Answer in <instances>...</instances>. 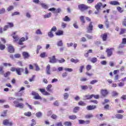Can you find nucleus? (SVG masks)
I'll return each instance as SVG.
<instances>
[{"label":"nucleus","mask_w":126,"mask_h":126,"mask_svg":"<svg viewBox=\"0 0 126 126\" xmlns=\"http://www.w3.org/2000/svg\"><path fill=\"white\" fill-rule=\"evenodd\" d=\"M13 104L15 108H20V109H23L24 108V104L23 103H19L18 101H13Z\"/></svg>","instance_id":"obj_1"},{"label":"nucleus","mask_w":126,"mask_h":126,"mask_svg":"<svg viewBox=\"0 0 126 126\" xmlns=\"http://www.w3.org/2000/svg\"><path fill=\"white\" fill-rule=\"evenodd\" d=\"M14 24L12 22H7V25L4 26L3 28V31H6L9 28H13Z\"/></svg>","instance_id":"obj_2"},{"label":"nucleus","mask_w":126,"mask_h":126,"mask_svg":"<svg viewBox=\"0 0 126 126\" xmlns=\"http://www.w3.org/2000/svg\"><path fill=\"white\" fill-rule=\"evenodd\" d=\"M90 8V7L89 6H88L84 4H81L78 5V8L80 9V10H81V11H84V10H86Z\"/></svg>","instance_id":"obj_3"},{"label":"nucleus","mask_w":126,"mask_h":126,"mask_svg":"<svg viewBox=\"0 0 126 126\" xmlns=\"http://www.w3.org/2000/svg\"><path fill=\"white\" fill-rule=\"evenodd\" d=\"M115 50L114 48H107L105 51L106 53H107V57L110 58V57H112L113 55V51Z\"/></svg>","instance_id":"obj_4"},{"label":"nucleus","mask_w":126,"mask_h":126,"mask_svg":"<svg viewBox=\"0 0 126 126\" xmlns=\"http://www.w3.org/2000/svg\"><path fill=\"white\" fill-rule=\"evenodd\" d=\"M100 94L102 97H107L109 94V91L107 89H101L100 90Z\"/></svg>","instance_id":"obj_5"},{"label":"nucleus","mask_w":126,"mask_h":126,"mask_svg":"<svg viewBox=\"0 0 126 126\" xmlns=\"http://www.w3.org/2000/svg\"><path fill=\"white\" fill-rule=\"evenodd\" d=\"M2 124L3 126H13V123L12 122H10L8 119H5L3 121Z\"/></svg>","instance_id":"obj_6"},{"label":"nucleus","mask_w":126,"mask_h":126,"mask_svg":"<svg viewBox=\"0 0 126 126\" xmlns=\"http://www.w3.org/2000/svg\"><path fill=\"white\" fill-rule=\"evenodd\" d=\"M32 95L34 96V99H35V100H41L42 99V97L40 96V95L39 94L32 91Z\"/></svg>","instance_id":"obj_7"},{"label":"nucleus","mask_w":126,"mask_h":126,"mask_svg":"<svg viewBox=\"0 0 126 126\" xmlns=\"http://www.w3.org/2000/svg\"><path fill=\"white\" fill-rule=\"evenodd\" d=\"M93 23L90 22L87 28V33H92V31H93Z\"/></svg>","instance_id":"obj_8"},{"label":"nucleus","mask_w":126,"mask_h":126,"mask_svg":"<svg viewBox=\"0 0 126 126\" xmlns=\"http://www.w3.org/2000/svg\"><path fill=\"white\" fill-rule=\"evenodd\" d=\"M27 40H28V36L27 35H26V38L24 37L21 38L18 43V45H23V42H25Z\"/></svg>","instance_id":"obj_9"},{"label":"nucleus","mask_w":126,"mask_h":126,"mask_svg":"<svg viewBox=\"0 0 126 126\" xmlns=\"http://www.w3.org/2000/svg\"><path fill=\"white\" fill-rule=\"evenodd\" d=\"M23 71H24V69H23V68L17 67L16 72L17 74H18V75H21Z\"/></svg>","instance_id":"obj_10"},{"label":"nucleus","mask_w":126,"mask_h":126,"mask_svg":"<svg viewBox=\"0 0 126 126\" xmlns=\"http://www.w3.org/2000/svg\"><path fill=\"white\" fill-rule=\"evenodd\" d=\"M22 56L25 60H26V59H29V58H30V55L27 52H23L22 53Z\"/></svg>","instance_id":"obj_11"},{"label":"nucleus","mask_w":126,"mask_h":126,"mask_svg":"<svg viewBox=\"0 0 126 126\" xmlns=\"http://www.w3.org/2000/svg\"><path fill=\"white\" fill-rule=\"evenodd\" d=\"M101 38L103 41H107V39H108V33H105L101 35Z\"/></svg>","instance_id":"obj_12"},{"label":"nucleus","mask_w":126,"mask_h":126,"mask_svg":"<svg viewBox=\"0 0 126 126\" xmlns=\"http://www.w3.org/2000/svg\"><path fill=\"white\" fill-rule=\"evenodd\" d=\"M16 33H17V32H13V33L12 34V36L13 39H14L15 42H17V41H18L19 40L18 35H16Z\"/></svg>","instance_id":"obj_13"},{"label":"nucleus","mask_w":126,"mask_h":126,"mask_svg":"<svg viewBox=\"0 0 126 126\" xmlns=\"http://www.w3.org/2000/svg\"><path fill=\"white\" fill-rule=\"evenodd\" d=\"M50 60L49 62L51 63H57V59H56V56H53L52 57H49Z\"/></svg>","instance_id":"obj_14"},{"label":"nucleus","mask_w":126,"mask_h":126,"mask_svg":"<svg viewBox=\"0 0 126 126\" xmlns=\"http://www.w3.org/2000/svg\"><path fill=\"white\" fill-rule=\"evenodd\" d=\"M101 6H102V3L101 2H98L95 5L94 7L97 11H99V10L100 9H101Z\"/></svg>","instance_id":"obj_15"},{"label":"nucleus","mask_w":126,"mask_h":126,"mask_svg":"<svg viewBox=\"0 0 126 126\" xmlns=\"http://www.w3.org/2000/svg\"><path fill=\"white\" fill-rule=\"evenodd\" d=\"M97 107L96 105H89L87 107V110L88 111H91L92 110H95Z\"/></svg>","instance_id":"obj_16"},{"label":"nucleus","mask_w":126,"mask_h":126,"mask_svg":"<svg viewBox=\"0 0 126 126\" xmlns=\"http://www.w3.org/2000/svg\"><path fill=\"white\" fill-rule=\"evenodd\" d=\"M8 52L11 53L14 52V48L13 46H12V45H9L8 46Z\"/></svg>","instance_id":"obj_17"},{"label":"nucleus","mask_w":126,"mask_h":126,"mask_svg":"<svg viewBox=\"0 0 126 126\" xmlns=\"http://www.w3.org/2000/svg\"><path fill=\"white\" fill-rule=\"evenodd\" d=\"M46 70L47 74H51V65L50 64L47 65L46 67Z\"/></svg>","instance_id":"obj_18"},{"label":"nucleus","mask_w":126,"mask_h":126,"mask_svg":"<svg viewBox=\"0 0 126 126\" xmlns=\"http://www.w3.org/2000/svg\"><path fill=\"white\" fill-rule=\"evenodd\" d=\"M39 91H40L41 93H42L43 95H50V94L48 93V92L46 91V90H45V89H39Z\"/></svg>","instance_id":"obj_19"},{"label":"nucleus","mask_w":126,"mask_h":126,"mask_svg":"<svg viewBox=\"0 0 126 126\" xmlns=\"http://www.w3.org/2000/svg\"><path fill=\"white\" fill-rule=\"evenodd\" d=\"M109 3L111 5H120V2H119V1H116V0L111 1L109 2Z\"/></svg>","instance_id":"obj_20"},{"label":"nucleus","mask_w":126,"mask_h":126,"mask_svg":"<svg viewBox=\"0 0 126 126\" xmlns=\"http://www.w3.org/2000/svg\"><path fill=\"white\" fill-rule=\"evenodd\" d=\"M80 21L82 24V25H84V24H85L86 23V21H85V19H84V16H81L80 17Z\"/></svg>","instance_id":"obj_21"},{"label":"nucleus","mask_w":126,"mask_h":126,"mask_svg":"<svg viewBox=\"0 0 126 126\" xmlns=\"http://www.w3.org/2000/svg\"><path fill=\"white\" fill-rule=\"evenodd\" d=\"M57 36H61L62 35H63V31L59 30L55 33Z\"/></svg>","instance_id":"obj_22"},{"label":"nucleus","mask_w":126,"mask_h":126,"mask_svg":"<svg viewBox=\"0 0 126 126\" xmlns=\"http://www.w3.org/2000/svg\"><path fill=\"white\" fill-rule=\"evenodd\" d=\"M92 53H93V51L92 49H90L88 51L87 53H85L84 54V56L85 57V58H88L89 54H91Z\"/></svg>","instance_id":"obj_23"},{"label":"nucleus","mask_w":126,"mask_h":126,"mask_svg":"<svg viewBox=\"0 0 126 126\" xmlns=\"http://www.w3.org/2000/svg\"><path fill=\"white\" fill-rule=\"evenodd\" d=\"M126 32V29L121 28L120 29V32H119V35H123V34H125Z\"/></svg>","instance_id":"obj_24"},{"label":"nucleus","mask_w":126,"mask_h":126,"mask_svg":"<svg viewBox=\"0 0 126 126\" xmlns=\"http://www.w3.org/2000/svg\"><path fill=\"white\" fill-rule=\"evenodd\" d=\"M116 119H118L119 120H122L123 118H124V116L122 114H118L115 115Z\"/></svg>","instance_id":"obj_25"},{"label":"nucleus","mask_w":126,"mask_h":126,"mask_svg":"<svg viewBox=\"0 0 126 126\" xmlns=\"http://www.w3.org/2000/svg\"><path fill=\"white\" fill-rule=\"evenodd\" d=\"M80 109V107L79 106L75 107L74 108L73 110V112H74L75 114H76L78 111H79V109Z\"/></svg>","instance_id":"obj_26"},{"label":"nucleus","mask_w":126,"mask_h":126,"mask_svg":"<svg viewBox=\"0 0 126 126\" xmlns=\"http://www.w3.org/2000/svg\"><path fill=\"white\" fill-rule=\"evenodd\" d=\"M85 98L86 100H90V99H92V98H93V95H92V94L86 95H85Z\"/></svg>","instance_id":"obj_27"},{"label":"nucleus","mask_w":126,"mask_h":126,"mask_svg":"<svg viewBox=\"0 0 126 126\" xmlns=\"http://www.w3.org/2000/svg\"><path fill=\"white\" fill-rule=\"evenodd\" d=\"M64 125L65 126H72V123H71V122L70 121H66L64 123Z\"/></svg>","instance_id":"obj_28"},{"label":"nucleus","mask_w":126,"mask_h":126,"mask_svg":"<svg viewBox=\"0 0 126 126\" xmlns=\"http://www.w3.org/2000/svg\"><path fill=\"white\" fill-rule=\"evenodd\" d=\"M52 86H52V85H48L46 87L47 91H48V92H52V89H51L52 88Z\"/></svg>","instance_id":"obj_29"},{"label":"nucleus","mask_w":126,"mask_h":126,"mask_svg":"<svg viewBox=\"0 0 126 126\" xmlns=\"http://www.w3.org/2000/svg\"><path fill=\"white\" fill-rule=\"evenodd\" d=\"M40 5L44 9H48V5H47L46 3H41Z\"/></svg>","instance_id":"obj_30"},{"label":"nucleus","mask_w":126,"mask_h":126,"mask_svg":"<svg viewBox=\"0 0 126 126\" xmlns=\"http://www.w3.org/2000/svg\"><path fill=\"white\" fill-rule=\"evenodd\" d=\"M70 62L71 63H77L79 62V60L78 59H74L73 58L71 59Z\"/></svg>","instance_id":"obj_31"},{"label":"nucleus","mask_w":126,"mask_h":126,"mask_svg":"<svg viewBox=\"0 0 126 126\" xmlns=\"http://www.w3.org/2000/svg\"><path fill=\"white\" fill-rule=\"evenodd\" d=\"M36 125H37V122H36V120H35V119H32L31 126H36Z\"/></svg>","instance_id":"obj_32"},{"label":"nucleus","mask_w":126,"mask_h":126,"mask_svg":"<svg viewBox=\"0 0 126 126\" xmlns=\"http://www.w3.org/2000/svg\"><path fill=\"white\" fill-rule=\"evenodd\" d=\"M78 105L82 106H86V103L84 102V101H80L78 102Z\"/></svg>","instance_id":"obj_33"},{"label":"nucleus","mask_w":126,"mask_h":126,"mask_svg":"<svg viewBox=\"0 0 126 126\" xmlns=\"http://www.w3.org/2000/svg\"><path fill=\"white\" fill-rule=\"evenodd\" d=\"M48 37H50V38H53V37H54V32L50 31V32L48 33Z\"/></svg>","instance_id":"obj_34"},{"label":"nucleus","mask_w":126,"mask_h":126,"mask_svg":"<svg viewBox=\"0 0 126 126\" xmlns=\"http://www.w3.org/2000/svg\"><path fill=\"white\" fill-rule=\"evenodd\" d=\"M25 116L26 117H31L32 116V113L31 112L28 111L24 113Z\"/></svg>","instance_id":"obj_35"},{"label":"nucleus","mask_w":126,"mask_h":126,"mask_svg":"<svg viewBox=\"0 0 126 126\" xmlns=\"http://www.w3.org/2000/svg\"><path fill=\"white\" fill-rule=\"evenodd\" d=\"M69 120H75L76 119V115H70L68 117Z\"/></svg>","instance_id":"obj_36"},{"label":"nucleus","mask_w":126,"mask_h":126,"mask_svg":"<svg viewBox=\"0 0 126 126\" xmlns=\"http://www.w3.org/2000/svg\"><path fill=\"white\" fill-rule=\"evenodd\" d=\"M63 21L68 22V21H70V19L69 18V17H68V16H66L64 17V18L63 19Z\"/></svg>","instance_id":"obj_37"},{"label":"nucleus","mask_w":126,"mask_h":126,"mask_svg":"<svg viewBox=\"0 0 126 126\" xmlns=\"http://www.w3.org/2000/svg\"><path fill=\"white\" fill-rule=\"evenodd\" d=\"M52 16V13H48L47 14H45L44 15V18H50Z\"/></svg>","instance_id":"obj_38"},{"label":"nucleus","mask_w":126,"mask_h":126,"mask_svg":"<svg viewBox=\"0 0 126 126\" xmlns=\"http://www.w3.org/2000/svg\"><path fill=\"white\" fill-rule=\"evenodd\" d=\"M68 97H69V94H68L65 93L63 94V98L64 100H67Z\"/></svg>","instance_id":"obj_39"},{"label":"nucleus","mask_w":126,"mask_h":126,"mask_svg":"<svg viewBox=\"0 0 126 126\" xmlns=\"http://www.w3.org/2000/svg\"><path fill=\"white\" fill-rule=\"evenodd\" d=\"M5 49V45L1 44V42L0 41V50L1 51L4 50Z\"/></svg>","instance_id":"obj_40"},{"label":"nucleus","mask_w":126,"mask_h":126,"mask_svg":"<svg viewBox=\"0 0 126 126\" xmlns=\"http://www.w3.org/2000/svg\"><path fill=\"white\" fill-rule=\"evenodd\" d=\"M82 90H87L88 89V86L87 85H83L81 86Z\"/></svg>","instance_id":"obj_41"},{"label":"nucleus","mask_w":126,"mask_h":126,"mask_svg":"<svg viewBox=\"0 0 126 126\" xmlns=\"http://www.w3.org/2000/svg\"><path fill=\"white\" fill-rule=\"evenodd\" d=\"M40 57L42 58H46V57H47V54H46V52H43L41 53L40 55Z\"/></svg>","instance_id":"obj_42"},{"label":"nucleus","mask_w":126,"mask_h":126,"mask_svg":"<svg viewBox=\"0 0 126 126\" xmlns=\"http://www.w3.org/2000/svg\"><path fill=\"white\" fill-rule=\"evenodd\" d=\"M6 114H7V110H4L1 114V117H6Z\"/></svg>","instance_id":"obj_43"},{"label":"nucleus","mask_w":126,"mask_h":126,"mask_svg":"<svg viewBox=\"0 0 126 126\" xmlns=\"http://www.w3.org/2000/svg\"><path fill=\"white\" fill-rule=\"evenodd\" d=\"M119 95V94L116 92V91H113L112 93V97H116V96H118Z\"/></svg>","instance_id":"obj_44"},{"label":"nucleus","mask_w":126,"mask_h":126,"mask_svg":"<svg viewBox=\"0 0 126 126\" xmlns=\"http://www.w3.org/2000/svg\"><path fill=\"white\" fill-rule=\"evenodd\" d=\"M105 25L106 27V28H109L110 27V24H109V21H108V19H107L105 22Z\"/></svg>","instance_id":"obj_45"},{"label":"nucleus","mask_w":126,"mask_h":126,"mask_svg":"<svg viewBox=\"0 0 126 126\" xmlns=\"http://www.w3.org/2000/svg\"><path fill=\"white\" fill-rule=\"evenodd\" d=\"M85 118L86 119H91V118H93V115L92 114H88V115H86L85 116Z\"/></svg>","instance_id":"obj_46"},{"label":"nucleus","mask_w":126,"mask_h":126,"mask_svg":"<svg viewBox=\"0 0 126 126\" xmlns=\"http://www.w3.org/2000/svg\"><path fill=\"white\" fill-rule=\"evenodd\" d=\"M91 68H92V66L91 65L88 64L86 66V70H87V71H89V70H90Z\"/></svg>","instance_id":"obj_47"},{"label":"nucleus","mask_w":126,"mask_h":126,"mask_svg":"<svg viewBox=\"0 0 126 126\" xmlns=\"http://www.w3.org/2000/svg\"><path fill=\"white\" fill-rule=\"evenodd\" d=\"M83 69H84V65H82L80 66V68L79 69L80 71V73H82V72H83Z\"/></svg>","instance_id":"obj_48"},{"label":"nucleus","mask_w":126,"mask_h":126,"mask_svg":"<svg viewBox=\"0 0 126 126\" xmlns=\"http://www.w3.org/2000/svg\"><path fill=\"white\" fill-rule=\"evenodd\" d=\"M125 47V44L123 43V42H121L120 44H119L118 49L119 50H121V49H123Z\"/></svg>","instance_id":"obj_49"},{"label":"nucleus","mask_w":126,"mask_h":126,"mask_svg":"<svg viewBox=\"0 0 126 126\" xmlns=\"http://www.w3.org/2000/svg\"><path fill=\"white\" fill-rule=\"evenodd\" d=\"M122 25L125 27H126V17H125L123 21H122Z\"/></svg>","instance_id":"obj_50"},{"label":"nucleus","mask_w":126,"mask_h":126,"mask_svg":"<svg viewBox=\"0 0 126 126\" xmlns=\"http://www.w3.org/2000/svg\"><path fill=\"white\" fill-rule=\"evenodd\" d=\"M35 116L37 118H41V117H42V113L41 112H38L36 113Z\"/></svg>","instance_id":"obj_51"},{"label":"nucleus","mask_w":126,"mask_h":126,"mask_svg":"<svg viewBox=\"0 0 126 126\" xmlns=\"http://www.w3.org/2000/svg\"><path fill=\"white\" fill-rule=\"evenodd\" d=\"M117 9L118 11H119L121 13H122V12H124V10H123V8H122V7H121L120 6L117 7Z\"/></svg>","instance_id":"obj_52"},{"label":"nucleus","mask_w":126,"mask_h":126,"mask_svg":"<svg viewBox=\"0 0 126 126\" xmlns=\"http://www.w3.org/2000/svg\"><path fill=\"white\" fill-rule=\"evenodd\" d=\"M3 13H5V9L4 8H2L0 9V14H3Z\"/></svg>","instance_id":"obj_53"},{"label":"nucleus","mask_w":126,"mask_h":126,"mask_svg":"<svg viewBox=\"0 0 126 126\" xmlns=\"http://www.w3.org/2000/svg\"><path fill=\"white\" fill-rule=\"evenodd\" d=\"M51 118L53 120H57V119H58V116H57L56 114H52L51 116Z\"/></svg>","instance_id":"obj_54"},{"label":"nucleus","mask_w":126,"mask_h":126,"mask_svg":"<svg viewBox=\"0 0 126 126\" xmlns=\"http://www.w3.org/2000/svg\"><path fill=\"white\" fill-rule=\"evenodd\" d=\"M41 49H42V46H40V45H37V49H36V54H39V51H40V50H41Z\"/></svg>","instance_id":"obj_55"},{"label":"nucleus","mask_w":126,"mask_h":126,"mask_svg":"<svg viewBox=\"0 0 126 126\" xmlns=\"http://www.w3.org/2000/svg\"><path fill=\"white\" fill-rule=\"evenodd\" d=\"M13 8H14V7L12 5H10L7 8V11H11Z\"/></svg>","instance_id":"obj_56"},{"label":"nucleus","mask_w":126,"mask_h":126,"mask_svg":"<svg viewBox=\"0 0 126 126\" xmlns=\"http://www.w3.org/2000/svg\"><path fill=\"white\" fill-rule=\"evenodd\" d=\"M4 71H3V66H0V73L1 74H3Z\"/></svg>","instance_id":"obj_57"},{"label":"nucleus","mask_w":126,"mask_h":126,"mask_svg":"<svg viewBox=\"0 0 126 126\" xmlns=\"http://www.w3.org/2000/svg\"><path fill=\"white\" fill-rule=\"evenodd\" d=\"M98 82V80H93L90 82V84H92V85L95 84V83H97Z\"/></svg>","instance_id":"obj_58"},{"label":"nucleus","mask_w":126,"mask_h":126,"mask_svg":"<svg viewBox=\"0 0 126 126\" xmlns=\"http://www.w3.org/2000/svg\"><path fill=\"white\" fill-rule=\"evenodd\" d=\"M97 61V59L96 58H93L91 60L92 63H96Z\"/></svg>","instance_id":"obj_59"},{"label":"nucleus","mask_w":126,"mask_h":126,"mask_svg":"<svg viewBox=\"0 0 126 126\" xmlns=\"http://www.w3.org/2000/svg\"><path fill=\"white\" fill-rule=\"evenodd\" d=\"M93 95V98H94V99H99L100 98V95L99 94H92Z\"/></svg>","instance_id":"obj_60"},{"label":"nucleus","mask_w":126,"mask_h":126,"mask_svg":"<svg viewBox=\"0 0 126 126\" xmlns=\"http://www.w3.org/2000/svg\"><path fill=\"white\" fill-rule=\"evenodd\" d=\"M3 75L4 77H8V76L10 75V72L7 71Z\"/></svg>","instance_id":"obj_61"},{"label":"nucleus","mask_w":126,"mask_h":126,"mask_svg":"<svg viewBox=\"0 0 126 126\" xmlns=\"http://www.w3.org/2000/svg\"><path fill=\"white\" fill-rule=\"evenodd\" d=\"M63 43L62 40L59 41L57 43V45L59 47H63Z\"/></svg>","instance_id":"obj_62"},{"label":"nucleus","mask_w":126,"mask_h":126,"mask_svg":"<svg viewBox=\"0 0 126 126\" xmlns=\"http://www.w3.org/2000/svg\"><path fill=\"white\" fill-rule=\"evenodd\" d=\"M56 126H63L62 122H58L55 124Z\"/></svg>","instance_id":"obj_63"},{"label":"nucleus","mask_w":126,"mask_h":126,"mask_svg":"<svg viewBox=\"0 0 126 126\" xmlns=\"http://www.w3.org/2000/svg\"><path fill=\"white\" fill-rule=\"evenodd\" d=\"M4 66H11L12 65L10 63H3Z\"/></svg>","instance_id":"obj_64"}]
</instances>
